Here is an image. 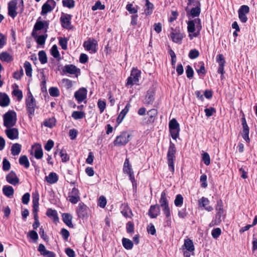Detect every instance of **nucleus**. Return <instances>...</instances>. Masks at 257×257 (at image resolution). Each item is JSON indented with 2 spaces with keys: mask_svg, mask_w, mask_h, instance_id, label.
I'll list each match as a JSON object with an SVG mask.
<instances>
[{
  "mask_svg": "<svg viewBox=\"0 0 257 257\" xmlns=\"http://www.w3.org/2000/svg\"><path fill=\"white\" fill-rule=\"evenodd\" d=\"M202 29L201 20L199 18H196L187 22V30L189 32V37L191 40L193 37H197L200 35V32Z\"/></svg>",
  "mask_w": 257,
  "mask_h": 257,
  "instance_id": "f257e3e1",
  "label": "nucleus"
},
{
  "mask_svg": "<svg viewBox=\"0 0 257 257\" xmlns=\"http://www.w3.org/2000/svg\"><path fill=\"white\" fill-rule=\"evenodd\" d=\"M215 210L216 211V213L215 217L209 224L210 227L219 225L222 221V218H223L224 210L223 207V202L221 199H219L217 201Z\"/></svg>",
  "mask_w": 257,
  "mask_h": 257,
  "instance_id": "f03ea898",
  "label": "nucleus"
},
{
  "mask_svg": "<svg viewBox=\"0 0 257 257\" xmlns=\"http://www.w3.org/2000/svg\"><path fill=\"white\" fill-rule=\"evenodd\" d=\"M176 153V149L175 145L171 141L170 142V145L168 148L167 158L169 170L172 174L174 173V161L175 160V154Z\"/></svg>",
  "mask_w": 257,
  "mask_h": 257,
  "instance_id": "7ed1b4c3",
  "label": "nucleus"
},
{
  "mask_svg": "<svg viewBox=\"0 0 257 257\" xmlns=\"http://www.w3.org/2000/svg\"><path fill=\"white\" fill-rule=\"evenodd\" d=\"M168 198H169V197L167 195L166 192L163 191L161 193L159 203L160 206L162 208L164 214L167 218H169L171 217V213Z\"/></svg>",
  "mask_w": 257,
  "mask_h": 257,
  "instance_id": "20e7f679",
  "label": "nucleus"
},
{
  "mask_svg": "<svg viewBox=\"0 0 257 257\" xmlns=\"http://www.w3.org/2000/svg\"><path fill=\"white\" fill-rule=\"evenodd\" d=\"M16 121V113L14 111L9 110L4 115V124L7 128L14 126Z\"/></svg>",
  "mask_w": 257,
  "mask_h": 257,
  "instance_id": "39448f33",
  "label": "nucleus"
},
{
  "mask_svg": "<svg viewBox=\"0 0 257 257\" xmlns=\"http://www.w3.org/2000/svg\"><path fill=\"white\" fill-rule=\"evenodd\" d=\"M141 71L137 68H133L131 71L130 76L127 79L126 86L139 84V79L141 77Z\"/></svg>",
  "mask_w": 257,
  "mask_h": 257,
  "instance_id": "423d86ee",
  "label": "nucleus"
},
{
  "mask_svg": "<svg viewBox=\"0 0 257 257\" xmlns=\"http://www.w3.org/2000/svg\"><path fill=\"white\" fill-rule=\"evenodd\" d=\"M41 17H39V19L37 20L33 29L31 35L33 37H35L37 36V32L38 31L43 30L44 29H45V33L47 32V29L49 27V22L46 21H41L40 20Z\"/></svg>",
  "mask_w": 257,
  "mask_h": 257,
  "instance_id": "0eeeda50",
  "label": "nucleus"
},
{
  "mask_svg": "<svg viewBox=\"0 0 257 257\" xmlns=\"http://www.w3.org/2000/svg\"><path fill=\"white\" fill-rule=\"evenodd\" d=\"M169 127L172 138L176 140L179 137L180 127L179 124L175 118H173L170 121Z\"/></svg>",
  "mask_w": 257,
  "mask_h": 257,
  "instance_id": "6e6552de",
  "label": "nucleus"
},
{
  "mask_svg": "<svg viewBox=\"0 0 257 257\" xmlns=\"http://www.w3.org/2000/svg\"><path fill=\"white\" fill-rule=\"evenodd\" d=\"M131 135L126 132H122L113 142L114 146H121L125 145L130 141Z\"/></svg>",
  "mask_w": 257,
  "mask_h": 257,
  "instance_id": "1a4fd4ad",
  "label": "nucleus"
},
{
  "mask_svg": "<svg viewBox=\"0 0 257 257\" xmlns=\"http://www.w3.org/2000/svg\"><path fill=\"white\" fill-rule=\"evenodd\" d=\"M26 105L29 117L32 119L35 114V108L36 107V100L35 98L26 99Z\"/></svg>",
  "mask_w": 257,
  "mask_h": 257,
  "instance_id": "9d476101",
  "label": "nucleus"
},
{
  "mask_svg": "<svg viewBox=\"0 0 257 257\" xmlns=\"http://www.w3.org/2000/svg\"><path fill=\"white\" fill-rule=\"evenodd\" d=\"M97 43L95 39L88 40L83 43V47L87 51H89L91 53H96L97 52Z\"/></svg>",
  "mask_w": 257,
  "mask_h": 257,
  "instance_id": "9b49d317",
  "label": "nucleus"
},
{
  "mask_svg": "<svg viewBox=\"0 0 257 257\" xmlns=\"http://www.w3.org/2000/svg\"><path fill=\"white\" fill-rule=\"evenodd\" d=\"M71 16L69 14H63L60 17V22L63 28L70 30L72 29L71 24Z\"/></svg>",
  "mask_w": 257,
  "mask_h": 257,
  "instance_id": "f8f14e48",
  "label": "nucleus"
},
{
  "mask_svg": "<svg viewBox=\"0 0 257 257\" xmlns=\"http://www.w3.org/2000/svg\"><path fill=\"white\" fill-rule=\"evenodd\" d=\"M56 3L54 0H48L42 7L41 15H44L51 12L56 6Z\"/></svg>",
  "mask_w": 257,
  "mask_h": 257,
  "instance_id": "ddd939ff",
  "label": "nucleus"
},
{
  "mask_svg": "<svg viewBox=\"0 0 257 257\" xmlns=\"http://www.w3.org/2000/svg\"><path fill=\"white\" fill-rule=\"evenodd\" d=\"M241 121L243 128L242 137L247 143H249L250 142L249 138V128L244 117L241 118Z\"/></svg>",
  "mask_w": 257,
  "mask_h": 257,
  "instance_id": "4468645a",
  "label": "nucleus"
},
{
  "mask_svg": "<svg viewBox=\"0 0 257 257\" xmlns=\"http://www.w3.org/2000/svg\"><path fill=\"white\" fill-rule=\"evenodd\" d=\"M249 12V8L246 5H242L238 10L239 19L242 23H245L247 20L246 14Z\"/></svg>",
  "mask_w": 257,
  "mask_h": 257,
  "instance_id": "2eb2a0df",
  "label": "nucleus"
},
{
  "mask_svg": "<svg viewBox=\"0 0 257 257\" xmlns=\"http://www.w3.org/2000/svg\"><path fill=\"white\" fill-rule=\"evenodd\" d=\"M88 208L87 206L83 202L79 203L76 209V212L78 217L84 218L87 217L88 215Z\"/></svg>",
  "mask_w": 257,
  "mask_h": 257,
  "instance_id": "dca6fc26",
  "label": "nucleus"
},
{
  "mask_svg": "<svg viewBox=\"0 0 257 257\" xmlns=\"http://www.w3.org/2000/svg\"><path fill=\"white\" fill-rule=\"evenodd\" d=\"M86 96L87 90L84 87L80 88L74 93V97L79 103L85 100L86 98Z\"/></svg>",
  "mask_w": 257,
  "mask_h": 257,
  "instance_id": "f3484780",
  "label": "nucleus"
},
{
  "mask_svg": "<svg viewBox=\"0 0 257 257\" xmlns=\"http://www.w3.org/2000/svg\"><path fill=\"white\" fill-rule=\"evenodd\" d=\"M17 2L15 1H11L8 4V15L14 19L18 14L17 12Z\"/></svg>",
  "mask_w": 257,
  "mask_h": 257,
  "instance_id": "a211bd4d",
  "label": "nucleus"
},
{
  "mask_svg": "<svg viewBox=\"0 0 257 257\" xmlns=\"http://www.w3.org/2000/svg\"><path fill=\"white\" fill-rule=\"evenodd\" d=\"M62 71L65 74H75L77 73H80V70L73 64H68L64 66Z\"/></svg>",
  "mask_w": 257,
  "mask_h": 257,
  "instance_id": "6ab92c4d",
  "label": "nucleus"
},
{
  "mask_svg": "<svg viewBox=\"0 0 257 257\" xmlns=\"http://www.w3.org/2000/svg\"><path fill=\"white\" fill-rule=\"evenodd\" d=\"M185 11L187 13V16L192 18L198 17L201 13V6H196L191 10H189L188 7L185 8Z\"/></svg>",
  "mask_w": 257,
  "mask_h": 257,
  "instance_id": "aec40b11",
  "label": "nucleus"
},
{
  "mask_svg": "<svg viewBox=\"0 0 257 257\" xmlns=\"http://www.w3.org/2000/svg\"><path fill=\"white\" fill-rule=\"evenodd\" d=\"M39 195L37 193L36 195L33 196V213L34 214V218L39 217L38 215V211L39 210Z\"/></svg>",
  "mask_w": 257,
  "mask_h": 257,
  "instance_id": "412c9836",
  "label": "nucleus"
},
{
  "mask_svg": "<svg viewBox=\"0 0 257 257\" xmlns=\"http://www.w3.org/2000/svg\"><path fill=\"white\" fill-rule=\"evenodd\" d=\"M6 180L9 183L13 185H16L19 183V179L13 171H11L6 176Z\"/></svg>",
  "mask_w": 257,
  "mask_h": 257,
  "instance_id": "4be33fe9",
  "label": "nucleus"
},
{
  "mask_svg": "<svg viewBox=\"0 0 257 257\" xmlns=\"http://www.w3.org/2000/svg\"><path fill=\"white\" fill-rule=\"evenodd\" d=\"M5 133L8 138L12 140L18 139L19 137L18 130L16 128H7L5 131Z\"/></svg>",
  "mask_w": 257,
  "mask_h": 257,
  "instance_id": "5701e85b",
  "label": "nucleus"
},
{
  "mask_svg": "<svg viewBox=\"0 0 257 257\" xmlns=\"http://www.w3.org/2000/svg\"><path fill=\"white\" fill-rule=\"evenodd\" d=\"M209 204V200L206 197H202L198 200V205L200 207H204L206 211L211 212L213 210V208L211 206L208 205Z\"/></svg>",
  "mask_w": 257,
  "mask_h": 257,
  "instance_id": "b1692460",
  "label": "nucleus"
},
{
  "mask_svg": "<svg viewBox=\"0 0 257 257\" xmlns=\"http://www.w3.org/2000/svg\"><path fill=\"white\" fill-rule=\"evenodd\" d=\"M172 41L176 43H181L182 40L184 37L183 34L177 31L176 30L171 32L170 34Z\"/></svg>",
  "mask_w": 257,
  "mask_h": 257,
  "instance_id": "393cba45",
  "label": "nucleus"
},
{
  "mask_svg": "<svg viewBox=\"0 0 257 257\" xmlns=\"http://www.w3.org/2000/svg\"><path fill=\"white\" fill-rule=\"evenodd\" d=\"M160 212V206L158 204L151 205L148 212V214L151 218H156Z\"/></svg>",
  "mask_w": 257,
  "mask_h": 257,
  "instance_id": "a878e982",
  "label": "nucleus"
},
{
  "mask_svg": "<svg viewBox=\"0 0 257 257\" xmlns=\"http://www.w3.org/2000/svg\"><path fill=\"white\" fill-rule=\"evenodd\" d=\"M158 114V111L157 109L153 108L148 111L147 114L149 116L148 119L146 121V123L152 124L154 123L155 120V118Z\"/></svg>",
  "mask_w": 257,
  "mask_h": 257,
  "instance_id": "bb28decb",
  "label": "nucleus"
},
{
  "mask_svg": "<svg viewBox=\"0 0 257 257\" xmlns=\"http://www.w3.org/2000/svg\"><path fill=\"white\" fill-rule=\"evenodd\" d=\"M10 102L8 95L5 93H0V106L2 107L8 106Z\"/></svg>",
  "mask_w": 257,
  "mask_h": 257,
  "instance_id": "cd10ccee",
  "label": "nucleus"
},
{
  "mask_svg": "<svg viewBox=\"0 0 257 257\" xmlns=\"http://www.w3.org/2000/svg\"><path fill=\"white\" fill-rule=\"evenodd\" d=\"M121 213L125 217H131V215H133L132 210L126 204H122L121 207Z\"/></svg>",
  "mask_w": 257,
  "mask_h": 257,
  "instance_id": "c85d7f7f",
  "label": "nucleus"
},
{
  "mask_svg": "<svg viewBox=\"0 0 257 257\" xmlns=\"http://www.w3.org/2000/svg\"><path fill=\"white\" fill-rule=\"evenodd\" d=\"M183 249H186L193 253L195 248L192 240L190 239H185L183 246Z\"/></svg>",
  "mask_w": 257,
  "mask_h": 257,
  "instance_id": "c756f323",
  "label": "nucleus"
},
{
  "mask_svg": "<svg viewBox=\"0 0 257 257\" xmlns=\"http://www.w3.org/2000/svg\"><path fill=\"white\" fill-rule=\"evenodd\" d=\"M63 222L69 227L73 228V225L72 223V216L69 213H63L62 214Z\"/></svg>",
  "mask_w": 257,
  "mask_h": 257,
  "instance_id": "7c9ffc66",
  "label": "nucleus"
},
{
  "mask_svg": "<svg viewBox=\"0 0 257 257\" xmlns=\"http://www.w3.org/2000/svg\"><path fill=\"white\" fill-rule=\"evenodd\" d=\"M3 192L4 194L9 198H11L14 193V190L12 186L5 185L3 188Z\"/></svg>",
  "mask_w": 257,
  "mask_h": 257,
  "instance_id": "2f4dec72",
  "label": "nucleus"
},
{
  "mask_svg": "<svg viewBox=\"0 0 257 257\" xmlns=\"http://www.w3.org/2000/svg\"><path fill=\"white\" fill-rule=\"evenodd\" d=\"M47 182L50 184H54L58 180V177L56 173L51 172L48 176L45 177Z\"/></svg>",
  "mask_w": 257,
  "mask_h": 257,
  "instance_id": "473e14b6",
  "label": "nucleus"
},
{
  "mask_svg": "<svg viewBox=\"0 0 257 257\" xmlns=\"http://www.w3.org/2000/svg\"><path fill=\"white\" fill-rule=\"evenodd\" d=\"M46 214L48 217H52L54 222L58 221L59 217L56 210L49 208L47 209Z\"/></svg>",
  "mask_w": 257,
  "mask_h": 257,
  "instance_id": "72a5a7b5",
  "label": "nucleus"
},
{
  "mask_svg": "<svg viewBox=\"0 0 257 257\" xmlns=\"http://www.w3.org/2000/svg\"><path fill=\"white\" fill-rule=\"evenodd\" d=\"M22 146L18 143L13 144L11 147V154L13 156H17L19 155L21 151Z\"/></svg>",
  "mask_w": 257,
  "mask_h": 257,
  "instance_id": "f704fd0d",
  "label": "nucleus"
},
{
  "mask_svg": "<svg viewBox=\"0 0 257 257\" xmlns=\"http://www.w3.org/2000/svg\"><path fill=\"white\" fill-rule=\"evenodd\" d=\"M0 60L6 62H10L13 61V58L7 52H3L0 54Z\"/></svg>",
  "mask_w": 257,
  "mask_h": 257,
  "instance_id": "c9c22d12",
  "label": "nucleus"
},
{
  "mask_svg": "<svg viewBox=\"0 0 257 257\" xmlns=\"http://www.w3.org/2000/svg\"><path fill=\"white\" fill-rule=\"evenodd\" d=\"M146 9L145 10V13L146 15H150L152 14L154 10V5L152 3H150L149 0H145Z\"/></svg>",
  "mask_w": 257,
  "mask_h": 257,
  "instance_id": "e433bc0d",
  "label": "nucleus"
},
{
  "mask_svg": "<svg viewBox=\"0 0 257 257\" xmlns=\"http://www.w3.org/2000/svg\"><path fill=\"white\" fill-rule=\"evenodd\" d=\"M155 93L153 90H149L146 96V102L147 104L152 103L154 100Z\"/></svg>",
  "mask_w": 257,
  "mask_h": 257,
  "instance_id": "4c0bfd02",
  "label": "nucleus"
},
{
  "mask_svg": "<svg viewBox=\"0 0 257 257\" xmlns=\"http://www.w3.org/2000/svg\"><path fill=\"white\" fill-rule=\"evenodd\" d=\"M26 74L27 76L31 77L32 75V68L31 63L29 61H25L24 64Z\"/></svg>",
  "mask_w": 257,
  "mask_h": 257,
  "instance_id": "58836bf2",
  "label": "nucleus"
},
{
  "mask_svg": "<svg viewBox=\"0 0 257 257\" xmlns=\"http://www.w3.org/2000/svg\"><path fill=\"white\" fill-rule=\"evenodd\" d=\"M123 246L126 249H131L133 247V242L128 238H123L122 239Z\"/></svg>",
  "mask_w": 257,
  "mask_h": 257,
  "instance_id": "ea45409f",
  "label": "nucleus"
},
{
  "mask_svg": "<svg viewBox=\"0 0 257 257\" xmlns=\"http://www.w3.org/2000/svg\"><path fill=\"white\" fill-rule=\"evenodd\" d=\"M39 59L42 64H44L47 62L48 59L46 52L43 51H40L38 53Z\"/></svg>",
  "mask_w": 257,
  "mask_h": 257,
  "instance_id": "a19ab883",
  "label": "nucleus"
},
{
  "mask_svg": "<svg viewBox=\"0 0 257 257\" xmlns=\"http://www.w3.org/2000/svg\"><path fill=\"white\" fill-rule=\"evenodd\" d=\"M71 116L74 119H81L85 116V113L81 111H74Z\"/></svg>",
  "mask_w": 257,
  "mask_h": 257,
  "instance_id": "79ce46f5",
  "label": "nucleus"
},
{
  "mask_svg": "<svg viewBox=\"0 0 257 257\" xmlns=\"http://www.w3.org/2000/svg\"><path fill=\"white\" fill-rule=\"evenodd\" d=\"M19 163L21 165L24 166L26 168L30 166V163L26 155L22 156L19 158Z\"/></svg>",
  "mask_w": 257,
  "mask_h": 257,
  "instance_id": "37998d69",
  "label": "nucleus"
},
{
  "mask_svg": "<svg viewBox=\"0 0 257 257\" xmlns=\"http://www.w3.org/2000/svg\"><path fill=\"white\" fill-rule=\"evenodd\" d=\"M47 37V34L38 36L37 33V36L33 38L36 40V42L38 45H43L45 44Z\"/></svg>",
  "mask_w": 257,
  "mask_h": 257,
  "instance_id": "c03bdc74",
  "label": "nucleus"
},
{
  "mask_svg": "<svg viewBox=\"0 0 257 257\" xmlns=\"http://www.w3.org/2000/svg\"><path fill=\"white\" fill-rule=\"evenodd\" d=\"M123 171V172L125 174H127L133 172V169L132 168V166L130 164L129 160L127 158L125 159V162L124 163Z\"/></svg>",
  "mask_w": 257,
  "mask_h": 257,
  "instance_id": "a18cd8bd",
  "label": "nucleus"
},
{
  "mask_svg": "<svg viewBox=\"0 0 257 257\" xmlns=\"http://www.w3.org/2000/svg\"><path fill=\"white\" fill-rule=\"evenodd\" d=\"M68 39L65 37L59 38V44L63 50H66L67 49Z\"/></svg>",
  "mask_w": 257,
  "mask_h": 257,
  "instance_id": "49530a36",
  "label": "nucleus"
},
{
  "mask_svg": "<svg viewBox=\"0 0 257 257\" xmlns=\"http://www.w3.org/2000/svg\"><path fill=\"white\" fill-rule=\"evenodd\" d=\"M55 119L54 117H52L45 120L43 122V124L46 127L52 128L55 125Z\"/></svg>",
  "mask_w": 257,
  "mask_h": 257,
  "instance_id": "de8ad7c7",
  "label": "nucleus"
},
{
  "mask_svg": "<svg viewBox=\"0 0 257 257\" xmlns=\"http://www.w3.org/2000/svg\"><path fill=\"white\" fill-rule=\"evenodd\" d=\"M43 155V153L41 145H39L35 150L34 156L37 159H40L42 158Z\"/></svg>",
  "mask_w": 257,
  "mask_h": 257,
  "instance_id": "09e8293b",
  "label": "nucleus"
},
{
  "mask_svg": "<svg viewBox=\"0 0 257 257\" xmlns=\"http://www.w3.org/2000/svg\"><path fill=\"white\" fill-rule=\"evenodd\" d=\"M51 54L56 59H60V55L56 45H54L51 49Z\"/></svg>",
  "mask_w": 257,
  "mask_h": 257,
  "instance_id": "8fccbe9b",
  "label": "nucleus"
},
{
  "mask_svg": "<svg viewBox=\"0 0 257 257\" xmlns=\"http://www.w3.org/2000/svg\"><path fill=\"white\" fill-rule=\"evenodd\" d=\"M198 67H199V68L196 69V70L198 74L199 75L202 74V75H204L206 73V71L205 70L203 62H199Z\"/></svg>",
  "mask_w": 257,
  "mask_h": 257,
  "instance_id": "3c124183",
  "label": "nucleus"
},
{
  "mask_svg": "<svg viewBox=\"0 0 257 257\" xmlns=\"http://www.w3.org/2000/svg\"><path fill=\"white\" fill-rule=\"evenodd\" d=\"M202 155V161L205 165L208 166L210 164V157L208 153L207 152H203Z\"/></svg>",
  "mask_w": 257,
  "mask_h": 257,
  "instance_id": "603ef678",
  "label": "nucleus"
},
{
  "mask_svg": "<svg viewBox=\"0 0 257 257\" xmlns=\"http://www.w3.org/2000/svg\"><path fill=\"white\" fill-rule=\"evenodd\" d=\"M63 6L69 9H72L75 7V1L74 0H63Z\"/></svg>",
  "mask_w": 257,
  "mask_h": 257,
  "instance_id": "864d4df0",
  "label": "nucleus"
},
{
  "mask_svg": "<svg viewBox=\"0 0 257 257\" xmlns=\"http://www.w3.org/2000/svg\"><path fill=\"white\" fill-rule=\"evenodd\" d=\"M138 8L137 6L136 8L133 7V5L132 4H128L126 6V9L127 11L131 14H135L138 12Z\"/></svg>",
  "mask_w": 257,
  "mask_h": 257,
  "instance_id": "5fc2aeb1",
  "label": "nucleus"
},
{
  "mask_svg": "<svg viewBox=\"0 0 257 257\" xmlns=\"http://www.w3.org/2000/svg\"><path fill=\"white\" fill-rule=\"evenodd\" d=\"M49 94L51 96L58 97L59 94V90L57 87H52L49 88Z\"/></svg>",
  "mask_w": 257,
  "mask_h": 257,
  "instance_id": "6e6d98bb",
  "label": "nucleus"
},
{
  "mask_svg": "<svg viewBox=\"0 0 257 257\" xmlns=\"http://www.w3.org/2000/svg\"><path fill=\"white\" fill-rule=\"evenodd\" d=\"M183 203V198L181 194H178L176 196L174 204L177 207L181 206Z\"/></svg>",
  "mask_w": 257,
  "mask_h": 257,
  "instance_id": "4d7b16f0",
  "label": "nucleus"
},
{
  "mask_svg": "<svg viewBox=\"0 0 257 257\" xmlns=\"http://www.w3.org/2000/svg\"><path fill=\"white\" fill-rule=\"evenodd\" d=\"M105 9V6L104 5H102L101 3L98 1H97L95 5L92 7V10L93 11H96L97 10H102Z\"/></svg>",
  "mask_w": 257,
  "mask_h": 257,
  "instance_id": "13d9d810",
  "label": "nucleus"
},
{
  "mask_svg": "<svg viewBox=\"0 0 257 257\" xmlns=\"http://www.w3.org/2000/svg\"><path fill=\"white\" fill-rule=\"evenodd\" d=\"M199 55V51L195 49H192L190 51L188 56L191 59H194L197 58Z\"/></svg>",
  "mask_w": 257,
  "mask_h": 257,
  "instance_id": "bf43d9fd",
  "label": "nucleus"
},
{
  "mask_svg": "<svg viewBox=\"0 0 257 257\" xmlns=\"http://www.w3.org/2000/svg\"><path fill=\"white\" fill-rule=\"evenodd\" d=\"M205 115L207 117H209L211 116L214 113H216V109L213 107L209 108H206L204 109Z\"/></svg>",
  "mask_w": 257,
  "mask_h": 257,
  "instance_id": "052dcab7",
  "label": "nucleus"
},
{
  "mask_svg": "<svg viewBox=\"0 0 257 257\" xmlns=\"http://www.w3.org/2000/svg\"><path fill=\"white\" fill-rule=\"evenodd\" d=\"M186 73L187 78L191 79L193 77L194 71L189 65H187L186 69Z\"/></svg>",
  "mask_w": 257,
  "mask_h": 257,
  "instance_id": "680f3d73",
  "label": "nucleus"
},
{
  "mask_svg": "<svg viewBox=\"0 0 257 257\" xmlns=\"http://www.w3.org/2000/svg\"><path fill=\"white\" fill-rule=\"evenodd\" d=\"M11 164L10 162L6 159H4L3 161V169L4 171H8L10 169Z\"/></svg>",
  "mask_w": 257,
  "mask_h": 257,
  "instance_id": "e2e57ef3",
  "label": "nucleus"
},
{
  "mask_svg": "<svg viewBox=\"0 0 257 257\" xmlns=\"http://www.w3.org/2000/svg\"><path fill=\"white\" fill-rule=\"evenodd\" d=\"M221 233V230L220 228H216L213 229L211 232V235L213 238H217Z\"/></svg>",
  "mask_w": 257,
  "mask_h": 257,
  "instance_id": "0e129e2a",
  "label": "nucleus"
},
{
  "mask_svg": "<svg viewBox=\"0 0 257 257\" xmlns=\"http://www.w3.org/2000/svg\"><path fill=\"white\" fill-rule=\"evenodd\" d=\"M60 155L62 161L64 163L67 162L70 159L69 156L65 151L64 152L63 150H61L60 152Z\"/></svg>",
  "mask_w": 257,
  "mask_h": 257,
  "instance_id": "69168bd1",
  "label": "nucleus"
},
{
  "mask_svg": "<svg viewBox=\"0 0 257 257\" xmlns=\"http://www.w3.org/2000/svg\"><path fill=\"white\" fill-rule=\"evenodd\" d=\"M131 107V105L130 103H128L125 105V107L121 110V111L119 114L120 115V116H122V117H124L125 115L127 114V113L128 112L129 109L130 107Z\"/></svg>",
  "mask_w": 257,
  "mask_h": 257,
  "instance_id": "338daca9",
  "label": "nucleus"
},
{
  "mask_svg": "<svg viewBox=\"0 0 257 257\" xmlns=\"http://www.w3.org/2000/svg\"><path fill=\"white\" fill-rule=\"evenodd\" d=\"M97 105L99 109L100 112H103L106 107L105 102L101 100H98L97 102Z\"/></svg>",
  "mask_w": 257,
  "mask_h": 257,
  "instance_id": "774afa93",
  "label": "nucleus"
}]
</instances>
